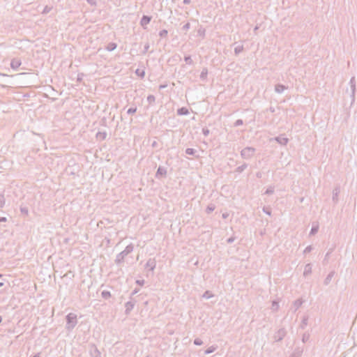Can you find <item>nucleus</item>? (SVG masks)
<instances>
[{
  "label": "nucleus",
  "instance_id": "f257e3e1",
  "mask_svg": "<svg viewBox=\"0 0 357 357\" xmlns=\"http://www.w3.org/2000/svg\"><path fill=\"white\" fill-rule=\"evenodd\" d=\"M1 285H2V283H0V286H1Z\"/></svg>",
  "mask_w": 357,
  "mask_h": 357
}]
</instances>
